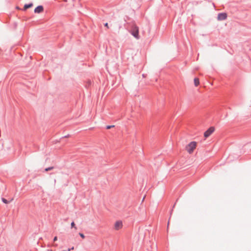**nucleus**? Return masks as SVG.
Instances as JSON below:
<instances>
[{"label": "nucleus", "mask_w": 251, "mask_h": 251, "mask_svg": "<svg viewBox=\"0 0 251 251\" xmlns=\"http://www.w3.org/2000/svg\"><path fill=\"white\" fill-rule=\"evenodd\" d=\"M130 32L136 39H139L140 38L139 27L137 25H133Z\"/></svg>", "instance_id": "nucleus-1"}, {"label": "nucleus", "mask_w": 251, "mask_h": 251, "mask_svg": "<svg viewBox=\"0 0 251 251\" xmlns=\"http://www.w3.org/2000/svg\"><path fill=\"white\" fill-rule=\"evenodd\" d=\"M196 146L197 143L196 142H191L186 147V150L189 153L191 154L196 149Z\"/></svg>", "instance_id": "nucleus-2"}, {"label": "nucleus", "mask_w": 251, "mask_h": 251, "mask_svg": "<svg viewBox=\"0 0 251 251\" xmlns=\"http://www.w3.org/2000/svg\"><path fill=\"white\" fill-rule=\"evenodd\" d=\"M215 128L214 127H209L204 133V136L205 138H207L209 137L214 131Z\"/></svg>", "instance_id": "nucleus-3"}, {"label": "nucleus", "mask_w": 251, "mask_h": 251, "mask_svg": "<svg viewBox=\"0 0 251 251\" xmlns=\"http://www.w3.org/2000/svg\"><path fill=\"white\" fill-rule=\"evenodd\" d=\"M123 227V223L121 221H117L114 224V229L118 230L121 229Z\"/></svg>", "instance_id": "nucleus-4"}, {"label": "nucleus", "mask_w": 251, "mask_h": 251, "mask_svg": "<svg viewBox=\"0 0 251 251\" xmlns=\"http://www.w3.org/2000/svg\"><path fill=\"white\" fill-rule=\"evenodd\" d=\"M227 18V14L226 13H221L218 15L217 19L219 21L225 20Z\"/></svg>", "instance_id": "nucleus-5"}, {"label": "nucleus", "mask_w": 251, "mask_h": 251, "mask_svg": "<svg viewBox=\"0 0 251 251\" xmlns=\"http://www.w3.org/2000/svg\"><path fill=\"white\" fill-rule=\"evenodd\" d=\"M43 7L42 6H38L34 9V12L40 13L43 11Z\"/></svg>", "instance_id": "nucleus-6"}, {"label": "nucleus", "mask_w": 251, "mask_h": 251, "mask_svg": "<svg viewBox=\"0 0 251 251\" xmlns=\"http://www.w3.org/2000/svg\"><path fill=\"white\" fill-rule=\"evenodd\" d=\"M33 6V4L32 3L28 4H25L24 6V10H26L27 8H30Z\"/></svg>", "instance_id": "nucleus-7"}, {"label": "nucleus", "mask_w": 251, "mask_h": 251, "mask_svg": "<svg viewBox=\"0 0 251 251\" xmlns=\"http://www.w3.org/2000/svg\"><path fill=\"white\" fill-rule=\"evenodd\" d=\"M194 84H195V85L196 86H198L199 84H200V82H199V78H194Z\"/></svg>", "instance_id": "nucleus-8"}, {"label": "nucleus", "mask_w": 251, "mask_h": 251, "mask_svg": "<svg viewBox=\"0 0 251 251\" xmlns=\"http://www.w3.org/2000/svg\"><path fill=\"white\" fill-rule=\"evenodd\" d=\"M53 168H54L53 167H50L46 168L45 169V171H46V172H48L49 171L52 170V169H53Z\"/></svg>", "instance_id": "nucleus-9"}, {"label": "nucleus", "mask_w": 251, "mask_h": 251, "mask_svg": "<svg viewBox=\"0 0 251 251\" xmlns=\"http://www.w3.org/2000/svg\"><path fill=\"white\" fill-rule=\"evenodd\" d=\"M71 227H72V228L74 227V228H75V229H77L76 227L75 226V223H74V222H73L71 223Z\"/></svg>", "instance_id": "nucleus-10"}, {"label": "nucleus", "mask_w": 251, "mask_h": 251, "mask_svg": "<svg viewBox=\"0 0 251 251\" xmlns=\"http://www.w3.org/2000/svg\"><path fill=\"white\" fill-rule=\"evenodd\" d=\"M2 201L5 203H8V201L4 198H2Z\"/></svg>", "instance_id": "nucleus-11"}, {"label": "nucleus", "mask_w": 251, "mask_h": 251, "mask_svg": "<svg viewBox=\"0 0 251 251\" xmlns=\"http://www.w3.org/2000/svg\"><path fill=\"white\" fill-rule=\"evenodd\" d=\"M79 235H80V236L82 238L84 239V238H85V236H84V235L83 233H79Z\"/></svg>", "instance_id": "nucleus-12"}, {"label": "nucleus", "mask_w": 251, "mask_h": 251, "mask_svg": "<svg viewBox=\"0 0 251 251\" xmlns=\"http://www.w3.org/2000/svg\"><path fill=\"white\" fill-rule=\"evenodd\" d=\"M114 126H107L106 128L107 129H110L111 127H113Z\"/></svg>", "instance_id": "nucleus-13"}, {"label": "nucleus", "mask_w": 251, "mask_h": 251, "mask_svg": "<svg viewBox=\"0 0 251 251\" xmlns=\"http://www.w3.org/2000/svg\"><path fill=\"white\" fill-rule=\"evenodd\" d=\"M74 247H73L71 249H68L67 251H72V250H74Z\"/></svg>", "instance_id": "nucleus-14"}, {"label": "nucleus", "mask_w": 251, "mask_h": 251, "mask_svg": "<svg viewBox=\"0 0 251 251\" xmlns=\"http://www.w3.org/2000/svg\"><path fill=\"white\" fill-rule=\"evenodd\" d=\"M57 240V237L56 236L54 237L53 238V241H56Z\"/></svg>", "instance_id": "nucleus-15"}, {"label": "nucleus", "mask_w": 251, "mask_h": 251, "mask_svg": "<svg viewBox=\"0 0 251 251\" xmlns=\"http://www.w3.org/2000/svg\"><path fill=\"white\" fill-rule=\"evenodd\" d=\"M104 25H105L106 27L109 28L108 23H106V24H105Z\"/></svg>", "instance_id": "nucleus-16"}, {"label": "nucleus", "mask_w": 251, "mask_h": 251, "mask_svg": "<svg viewBox=\"0 0 251 251\" xmlns=\"http://www.w3.org/2000/svg\"><path fill=\"white\" fill-rule=\"evenodd\" d=\"M169 222H168V226H167V227H168H168H169Z\"/></svg>", "instance_id": "nucleus-17"}, {"label": "nucleus", "mask_w": 251, "mask_h": 251, "mask_svg": "<svg viewBox=\"0 0 251 251\" xmlns=\"http://www.w3.org/2000/svg\"><path fill=\"white\" fill-rule=\"evenodd\" d=\"M48 251H52L51 250H48Z\"/></svg>", "instance_id": "nucleus-18"}, {"label": "nucleus", "mask_w": 251, "mask_h": 251, "mask_svg": "<svg viewBox=\"0 0 251 251\" xmlns=\"http://www.w3.org/2000/svg\"><path fill=\"white\" fill-rule=\"evenodd\" d=\"M65 251V250H63V251Z\"/></svg>", "instance_id": "nucleus-19"}]
</instances>
